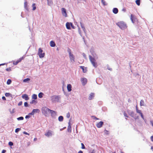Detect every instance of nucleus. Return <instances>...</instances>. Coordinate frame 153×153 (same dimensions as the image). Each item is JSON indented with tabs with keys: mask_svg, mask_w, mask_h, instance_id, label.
I'll return each mask as SVG.
<instances>
[{
	"mask_svg": "<svg viewBox=\"0 0 153 153\" xmlns=\"http://www.w3.org/2000/svg\"><path fill=\"white\" fill-rule=\"evenodd\" d=\"M116 25L123 30L126 29L127 27L126 24L124 22L122 21L117 22L116 23Z\"/></svg>",
	"mask_w": 153,
	"mask_h": 153,
	"instance_id": "nucleus-1",
	"label": "nucleus"
},
{
	"mask_svg": "<svg viewBox=\"0 0 153 153\" xmlns=\"http://www.w3.org/2000/svg\"><path fill=\"white\" fill-rule=\"evenodd\" d=\"M89 59L93 66L95 68H97V63L96 60L94 57H92L91 56H89Z\"/></svg>",
	"mask_w": 153,
	"mask_h": 153,
	"instance_id": "nucleus-2",
	"label": "nucleus"
},
{
	"mask_svg": "<svg viewBox=\"0 0 153 153\" xmlns=\"http://www.w3.org/2000/svg\"><path fill=\"white\" fill-rule=\"evenodd\" d=\"M42 113L45 116H47L49 113L50 109L46 107H44L42 108Z\"/></svg>",
	"mask_w": 153,
	"mask_h": 153,
	"instance_id": "nucleus-3",
	"label": "nucleus"
},
{
	"mask_svg": "<svg viewBox=\"0 0 153 153\" xmlns=\"http://www.w3.org/2000/svg\"><path fill=\"white\" fill-rule=\"evenodd\" d=\"M42 50L40 48H39L38 50V54L40 58H43L45 56V53H42Z\"/></svg>",
	"mask_w": 153,
	"mask_h": 153,
	"instance_id": "nucleus-4",
	"label": "nucleus"
},
{
	"mask_svg": "<svg viewBox=\"0 0 153 153\" xmlns=\"http://www.w3.org/2000/svg\"><path fill=\"white\" fill-rule=\"evenodd\" d=\"M68 51L69 53V58H70V60L71 61L73 60L74 61V55L71 53V50L70 49H69Z\"/></svg>",
	"mask_w": 153,
	"mask_h": 153,
	"instance_id": "nucleus-5",
	"label": "nucleus"
},
{
	"mask_svg": "<svg viewBox=\"0 0 153 153\" xmlns=\"http://www.w3.org/2000/svg\"><path fill=\"white\" fill-rule=\"evenodd\" d=\"M51 100L53 102H55L58 101V96H53L51 97Z\"/></svg>",
	"mask_w": 153,
	"mask_h": 153,
	"instance_id": "nucleus-6",
	"label": "nucleus"
},
{
	"mask_svg": "<svg viewBox=\"0 0 153 153\" xmlns=\"http://www.w3.org/2000/svg\"><path fill=\"white\" fill-rule=\"evenodd\" d=\"M62 13L63 16L65 17L67 16V14L66 12V9L64 8H62L61 9Z\"/></svg>",
	"mask_w": 153,
	"mask_h": 153,
	"instance_id": "nucleus-7",
	"label": "nucleus"
},
{
	"mask_svg": "<svg viewBox=\"0 0 153 153\" xmlns=\"http://www.w3.org/2000/svg\"><path fill=\"white\" fill-rule=\"evenodd\" d=\"M40 111L39 110V109H33L32 112L30 114L31 115H33L35 113H39Z\"/></svg>",
	"mask_w": 153,
	"mask_h": 153,
	"instance_id": "nucleus-8",
	"label": "nucleus"
},
{
	"mask_svg": "<svg viewBox=\"0 0 153 153\" xmlns=\"http://www.w3.org/2000/svg\"><path fill=\"white\" fill-rule=\"evenodd\" d=\"M45 135L47 137L51 136L52 135V131L51 130H48V132L45 134Z\"/></svg>",
	"mask_w": 153,
	"mask_h": 153,
	"instance_id": "nucleus-9",
	"label": "nucleus"
},
{
	"mask_svg": "<svg viewBox=\"0 0 153 153\" xmlns=\"http://www.w3.org/2000/svg\"><path fill=\"white\" fill-rule=\"evenodd\" d=\"M103 122H102V121H100V122H99V123H98L97 124V128H100L102 126V125H103Z\"/></svg>",
	"mask_w": 153,
	"mask_h": 153,
	"instance_id": "nucleus-10",
	"label": "nucleus"
},
{
	"mask_svg": "<svg viewBox=\"0 0 153 153\" xmlns=\"http://www.w3.org/2000/svg\"><path fill=\"white\" fill-rule=\"evenodd\" d=\"M49 113H50L52 117H53L55 116L56 114V112L54 111L50 110Z\"/></svg>",
	"mask_w": 153,
	"mask_h": 153,
	"instance_id": "nucleus-11",
	"label": "nucleus"
},
{
	"mask_svg": "<svg viewBox=\"0 0 153 153\" xmlns=\"http://www.w3.org/2000/svg\"><path fill=\"white\" fill-rule=\"evenodd\" d=\"M81 81L82 82V83L84 85H85V84L87 82V79L85 78H83L81 79Z\"/></svg>",
	"mask_w": 153,
	"mask_h": 153,
	"instance_id": "nucleus-12",
	"label": "nucleus"
},
{
	"mask_svg": "<svg viewBox=\"0 0 153 153\" xmlns=\"http://www.w3.org/2000/svg\"><path fill=\"white\" fill-rule=\"evenodd\" d=\"M22 97L23 99H25L26 100H27L29 99V98L28 97L27 95L26 94H24L23 95Z\"/></svg>",
	"mask_w": 153,
	"mask_h": 153,
	"instance_id": "nucleus-13",
	"label": "nucleus"
},
{
	"mask_svg": "<svg viewBox=\"0 0 153 153\" xmlns=\"http://www.w3.org/2000/svg\"><path fill=\"white\" fill-rule=\"evenodd\" d=\"M136 112L137 113H139L140 114L141 117L143 118H144L143 116V114L141 112V111L140 110H139L138 109H137L136 110Z\"/></svg>",
	"mask_w": 153,
	"mask_h": 153,
	"instance_id": "nucleus-14",
	"label": "nucleus"
},
{
	"mask_svg": "<svg viewBox=\"0 0 153 153\" xmlns=\"http://www.w3.org/2000/svg\"><path fill=\"white\" fill-rule=\"evenodd\" d=\"M80 68L82 69L83 73H85L87 71V69L86 68H85L84 66H80Z\"/></svg>",
	"mask_w": 153,
	"mask_h": 153,
	"instance_id": "nucleus-15",
	"label": "nucleus"
},
{
	"mask_svg": "<svg viewBox=\"0 0 153 153\" xmlns=\"http://www.w3.org/2000/svg\"><path fill=\"white\" fill-rule=\"evenodd\" d=\"M118 12V9L117 8H114L113 9V12L114 14H117Z\"/></svg>",
	"mask_w": 153,
	"mask_h": 153,
	"instance_id": "nucleus-16",
	"label": "nucleus"
},
{
	"mask_svg": "<svg viewBox=\"0 0 153 153\" xmlns=\"http://www.w3.org/2000/svg\"><path fill=\"white\" fill-rule=\"evenodd\" d=\"M67 90L68 91H71V84H68L67 86Z\"/></svg>",
	"mask_w": 153,
	"mask_h": 153,
	"instance_id": "nucleus-17",
	"label": "nucleus"
},
{
	"mask_svg": "<svg viewBox=\"0 0 153 153\" xmlns=\"http://www.w3.org/2000/svg\"><path fill=\"white\" fill-rule=\"evenodd\" d=\"M50 45L51 47H54L55 46L56 44L54 42L51 41L50 42Z\"/></svg>",
	"mask_w": 153,
	"mask_h": 153,
	"instance_id": "nucleus-18",
	"label": "nucleus"
},
{
	"mask_svg": "<svg viewBox=\"0 0 153 153\" xmlns=\"http://www.w3.org/2000/svg\"><path fill=\"white\" fill-rule=\"evenodd\" d=\"M94 97V94L93 93H91L90 94V96L89 97V99L90 100H91L93 98V97Z\"/></svg>",
	"mask_w": 153,
	"mask_h": 153,
	"instance_id": "nucleus-19",
	"label": "nucleus"
},
{
	"mask_svg": "<svg viewBox=\"0 0 153 153\" xmlns=\"http://www.w3.org/2000/svg\"><path fill=\"white\" fill-rule=\"evenodd\" d=\"M66 27L67 29H71V27L70 26V24L69 22H67L66 23Z\"/></svg>",
	"mask_w": 153,
	"mask_h": 153,
	"instance_id": "nucleus-20",
	"label": "nucleus"
},
{
	"mask_svg": "<svg viewBox=\"0 0 153 153\" xmlns=\"http://www.w3.org/2000/svg\"><path fill=\"white\" fill-rule=\"evenodd\" d=\"M48 4L49 5H51L53 4L52 0H47Z\"/></svg>",
	"mask_w": 153,
	"mask_h": 153,
	"instance_id": "nucleus-21",
	"label": "nucleus"
},
{
	"mask_svg": "<svg viewBox=\"0 0 153 153\" xmlns=\"http://www.w3.org/2000/svg\"><path fill=\"white\" fill-rule=\"evenodd\" d=\"M136 4L138 6H140V0H136L135 1Z\"/></svg>",
	"mask_w": 153,
	"mask_h": 153,
	"instance_id": "nucleus-22",
	"label": "nucleus"
},
{
	"mask_svg": "<svg viewBox=\"0 0 153 153\" xmlns=\"http://www.w3.org/2000/svg\"><path fill=\"white\" fill-rule=\"evenodd\" d=\"M63 117L62 116H60L59 117L58 120L59 121L62 122L63 120Z\"/></svg>",
	"mask_w": 153,
	"mask_h": 153,
	"instance_id": "nucleus-23",
	"label": "nucleus"
},
{
	"mask_svg": "<svg viewBox=\"0 0 153 153\" xmlns=\"http://www.w3.org/2000/svg\"><path fill=\"white\" fill-rule=\"evenodd\" d=\"M24 7L27 10L28 9V5H27V1H25L24 3Z\"/></svg>",
	"mask_w": 153,
	"mask_h": 153,
	"instance_id": "nucleus-24",
	"label": "nucleus"
},
{
	"mask_svg": "<svg viewBox=\"0 0 153 153\" xmlns=\"http://www.w3.org/2000/svg\"><path fill=\"white\" fill-rule=\"evenodd\" d=\"M144 101L143 100H141L140 101V106H144Z\"/></svg>",
	"mask_w": 153,
	"mask_h": 153,
	"instance_id": "nucleus-25",
	"label": "nucleus"
},
{
	"mask_svg": "<svg viewBox=\"0 0 153 153\" xmlns=\"http://www.w3.org/2000/svg\"><path fill=\"white\" fill-rule=\"evenodd\" d=\"M37 95L35 94H33L32 96V98L34 100L37 99Z\"/></svg>",
	"mask_w": 153,
	"mask_h": 153,
	"instance_id": "nucleus-26",
	"label": "nucleus"
},
{
	"mask_svg": "<svg viewBox=\"0 0 153 153\" xmlns=\"http://www.w3.org/2000/svg\"><path fill=\"white\" fill-rule=\"evenodd\" d=\"M30 80V79L27 78V79H23V82H27Z\"/></svg>",
	"mask_w": 153,
	"mask_h": 153,
	"instance_id": "nucleus-27",
	"label": "nucleus"
},
{
	"mask_svg": "<svg viewBox=\"0 0 153 153\" xmlns=\"http://www.w3.org/2000/svg\"><path fill=\"white\" fill-rule=\"evenodd\" d=\"M43 94L42 92L38 94L39 97L40 98H41L42 97V96Z\"/></svg>",
	"mask_w": 153,
	"mask_h": 153,
	"instance_id": "nucleus-28",
	"label": "nucleus"
},
{
	"mask_svg": "<svg viewBox=\"0 0 153 153\" xmlns=\"http://www.w3.org/2000/svg\"><path fill=\"white\" fill-rule=\"evenodd\" d=\"M25 57V56H23L22 57L20 58L18 60H17L19 62H20Z\"/></svg>",
	"mask_w": 153,
	"mask_h": 153,
	"instance_id": "nucleus-29",
	"label": "nucleus"
},
{
	"mask_svg": "<svg viewBox=\"0 0 153 153\" xmlns=\"http://www.w3.org/2000/svg\"><path fill=\"white\" fill-rule=\"evenodd\" d=\"M134 16L132 15H131V21H132L133 23H134V21H133L134 19Z\"/></svg>",
	"mask_w": 153,
	"mask_h": 153,
	"instance_id": "nucleus-30",
	"label": "nucleus"
},
{
	"mask_svg": "<svg viewBox=\"0 0 153 153\" xmlns=\"http://www.w3.org/2000/svg\"><path fill=\"white\" fill-rule=\"evenodd\" d=\"M35 3H33V4H32V7H33V10H35L36 8V7L35 6Z\"/></svg>",
	"mask_w": 153,
	"mask_h": 153,
	"instance_id": "nucleus-31",
	"label": "nucleus"
},
{
	"mask_svg": "<svg viewBox=\"0 0 153 153\" xmlns=\"http://www.w3.org/2000/svg\"><path fill=\"white\" fill-rule=\"evenodd\" d=\"M11 82V80L10 79H8L7 82V85H10Z\"/></svg>",
	"mask_w": 153,
	"mask_h": 153,
	"instance_id": "nucleus-32",
	"label": "nucleus"
},
{
	"mask_svg": "<svg viewBox=\"0 0 153 153\" xmlns=\"http://www.w3.org/2000/svg\"><path fill=\"white\" fill-rule=\"evenodd\" d=\"M101 1L103 5L105 6L106 5L105 1L104 0H101Z\"/></svg>",
	"mask_w": 153,
	"mask_h": 153,
	"instance_id": "nucleus-33",
	"label": "nucleus"
},
{
	"mask_svg": "<svg viewBox=\"0 0 153 153\" xmlns=\"http://www.w3.org/2000/svg\"><path fill=\"white\" fill-rule=\"evenodd\" d=\"M17 119L18 120H23L24 118L22 117H21L18 118Z\"/></svg>",
	"mask_w": 153,
	"mask_h": 153,
	"instance_id": "nucleus-34",
	"label": "nucleus"
},
{
	"mask_svg": "<svg viewBox=\"0 0 153 153\" xmlns=\"http://www.w3.org/2000/svg\"><path fill=\"white\" fill-rule=\"evenodd\" d=\"M21 130L20 128H18L15 129V131L16 133H17Z\"/></svg>",
	"mask_w": 153,
	"mask_h": 153,
	"instance_id": "nucleus-35",
	"label": "nucleus"
},
{
	"mask_svg": "<svg viewBox=\"0 0 153 153\" xmlns=\"http://www.w3.org/2000/svg\"><path fill=\"white\" fill-rule=\"evenodd\" d=\"M134 112L133 111H132L129 114V115L131 116L132 117H134Z\"/></svg>",
	"mask_w": 153,
	"mask_h": 153,
	"instance_id": "nucleus-36",
	"label": "nucleus"
},
{
	"mask_svg": "<svg viewBox=\"0 0 153 153\" xmlns=\"http://www.w3.org/2000/svg\"><path fill=\"white\" fill-rule=\"evenodd\" d=\"M70 114L69 112H68L67 114L66 117L67 118H69L70 117Z\"/></svg>",
	"mask_w": 153,
	"mask_h": 153,
	"instance_id": "nucleus-37",
	"label": "nucleus"
},
{
	"mask_svg": "<svg viewBox=\"0 0 153 153\" xmlns=\"http://www.w3.org/2000/svg\"><path fill=\"white\" fill-rule=\"evenodd\" d=\"M81 145L82 146L81 148L82 149H85V146L84 144L83 143H81Z\"/></svg>",
	"mask_w": 153,
	"mask_h": 153,
	"instance_id": "nucleus-38",
	"label": "nucleus"
},
{
	"mask_svg": "<svg viewBox=\"0 0 153 153\" xmlns=\"http://www.w3.org/2000/svg\"><path fill=\"white\" fill-rule=\"evenodd\" d=\"M5 95L6 97H9L11 95V94L9 93H7L5 94Z\"/></svg>",
	"mask_w": 153,
	"mask_h": 153,
	"instance_id": "nucleus-39",
	"label": "nucleus"
},
{
	"mask_svg": "<svg viewBox=\"0 0 153 153\" xmlns=\"http://www.w3.org/2000/svg\"><path fill=\"white\" fill-rule=\"evenodd\" d=\"M123 114L125 117L127 118L128 117V116L127 115V114L125 111L123 113Z\"/></svg>",
	"mask_w": 153,
	"mask_h": 153,
	"instance_id": "nucleus-40",
	"label": "nucleus"
},
{
	"mask_svg": "<svg viewBox=\"0 0 153 153\" xmlns=\"http://www.w3.org/2000/svg\"><path fill=\"white\" fill-rule=\"evenodd\" d=\"M6 70L7 71H11V68H7L6 69Z\"/></svg>",
	"mask_w": 153,
	"mask_h": 153,
	"instance_id": "nucleus-41",
	"label": "nucleus"
},
{
	"mask_svg": "<svg viewBox=\"0 0 153 153\" xmlns=\"http://www.w3.org/2000/svg\"><path fill=\"white\" fill-rule=\"evenodd\" d=\"M8 144L10 146H12L13 145V143L12 142H10Z\"/></svg>",
	"mask_w": 153,
	"mask_h": 153,
	"instance_id": "nucleus-42",
	"label": "nucleus"
},
{
	"mask_svg": "<svg viewBox=\"0 0 153 153\" xmlns=\"http://www.w3.org/2000/svg\"><path fill=\"white\" fill-rule=\"evenodd\" d=\"M28 105L27 104V102H25L24 103V106L25 107H27L28 106Z\"/></svg>",
	"mask_w": 153,
	"mask_h": 153,
	"instance_id": "nucleus-43",
	"label": "nucleus"
},
{
	"mask_svg": "<svg viewBox=\"0 0 153 153\" xmlns=\"http://www.w3.org/2000/svg\"><path fill=\"white\" fill-rule=\"evenodd\" d=\"M71 126L70 125H69L68 127V131H69V130H71Z\"/></svg>",
	"mask_w": 153,
	"mask_h": 153,
	"instance_id": "nucleus-44",
	"label": "nucleus"
},
{
	"mask_svg": "<svg viewBox=\"0 0 153 153\" xmlns=\"http://www.w3.org/2000/svg\"><path fill=\"white\" fill-rule=\"evenodd\" d=\"M23 133L27 135H30L29 133H27V132L25 131L23 132Z\"/></svg>",
	"mask_w": 153,
	"mask_h": 153,
	"instance_id": "nucleus-45",
	"label": "nucleus"
},
{
	"mask_svg": "<svg viewBox=\"0 0 153 153\" xmlns=\"http://www.w3.org/2000/svg\"><path fill=\"white\" fill-rule=\"evenodd\" d=\"M19 62L18 61V60L16 61L15 62H14L13 63V64H14L15 65H16L17 64L19 63Z\"/></svg>",
	"mask_w": 153,
	"mask_h": 153,
	"instance_id": "nucleus-46",
	"label": "nucleus"
},
{
	"mask_svg": "<svg viewBox=\"0 0 153 153\" xmlns=\"http://www.w3.org/2000/svg\"><path fill=\"white\" fill-rule=\"evenodd\" d=\"M36 102V101L35 100H33L31 102H30V103H35Z\"/></svg>",
	"mask_w": 153,
	"mask_h": 153,
	"instance_id": "nucleus-47",
	"label": "nucleus"
},
{
	"mask_svg": "<svg viewBox=\"0 0 153 153\" xmlns=\"http://www.w3.org/2000/svg\"><path fill=\"white\" fill-rule=\"evenodd\" d=\"M93 117H94V119L96 120H99V119L97 117H96L94 116H92Z\"/></svg>",
	"mask_w": 153,
	"mask_h": 153,
	"instance_id": "nucleus-48",
	"label": "nucleus"
},
{
	"mask_svg": "<svg viewBox=\"0 0 153 153\" xmlns=\"http://www.w3.org/2000/svg\"><path fill=\"white\" fill-rule=\"evenodd\" d=\"M22 101H21V102H20L18 104V105L19 106H20V105H22Z\"/></svg>",
	"mask_w": 153,
	"mask_h": 153,
	"instance_id": "nucleus-49",
	"label": "nucleus"
},
{
	"mask_svg": "<svg viewBox=\"0 0 153 153\" xmlns=\"http://www.w3.org/2000/svg\"><path fill=\"white\" fill-rule=\"evenodd\" d=\"M14 110L15 109L14 108L13 109L12 111H10V113L12 114L14 113Z\"/></svg>",
	"mask_w": 153,
	"mask_h": 153,
	"instance_id": "nucleus-50",
	"label": "nucleus"
},
{
	"mask_svg": "<svg viewBox=\"0 0 153 153\" xmlns=\"http://www.w3.org/2000/svg\"><path fill=\"white\" fill-rule=\"evenodd\" d=\"M2 100H6V98L4 96L2 97Z\"/></svg>",
	"mask_w": 153,
	"mask_h": 153,
	"instance_id": "nucleus-51",
	"label": "nucleus"
},
{
	"mask_svg": "<svg viewBox=\"0 0 153 153\" xmlns=\"http://www.w3.org/2000/svg\"><path fill=\"white\" fill-rule=\"evenodd\" d=\"M151 140L153 142V136H152L151 137Z\"/></svg>",
	"mask_w": 153,
	"mask_h": 153,
	"instance_id": "nucleus-52",
	"label": "nucleus"
},
{
	"mask_svg": "<svg viewBox=\"0 0 153 153\" xmlns=\"http://www.w3.org/2000/svg\"><path fill=\"white\" fill-rule=\"evenodd\" d=\"M6 152V151L5 150H3L2 151V153H4Z\"/></svg>",
	"mask_w": 153,
	"mask_h": 153,
	"instance_id": "nucleus-53",
	"label": "nucleus"
},
{
	"mask_svg": "<svg viewBox=\"0 0 153 153\" xmlns=\"http://www.w3.org/2000/svg\"><path fill=\"white\" fill-rule=\"evenodd\" d=\"M78 153H83V152L81 150L79 151Z\"/></svg>",
	"mask_w": 153,
	"mask_h": 153,
	"instance_id": "nucleus-54",
	"label": "nucleus"
},
{
	"mask_svg": "<svg viewBox=\"0 0 153 153\" xmlns=\"http://www.w3.org/2000/svg\"><path fill=\"white\" fill-rule=\"evenodd\" d=\"M150 122H151L152 126H153V121H150Z\"/></svg>",
	"mask_w": 153,
	"mask_h": 153,
	"instance_id": "nucleus-55",
	"label": "nucleus"
},
{
	"mask_svg": "<svg viewBox=\"0 0 153 153\" xmlns=\"http://www.w3.org/2000/svg\"><path fill=\"white\" fill-rule=\"evenodd\" d=\"M29 115H26L25 117V118H29Z\"/></svg>",
	"mask_w": 153,
	"mask_h": 153,
	"instance_id": "nucleus-56",
	"label": "nucleus"
},
{
	"mask_svg": "<svg viewBox=\"0 0 153 153\" xmlns=\"http://www.w3.org/2000/svg\"><path fill=\"white\" fill-rule=\"evenodd\" d=\"M37 138H35L34 139V141H36L37 140Z\"/></svg>",
	"mask_w": 153,
	"mask_h": 153,
	"instance_id": "nucleus-57",
	"label": "nucleus"
},
{
	"mask_svg": "<svg viewBox=\"0 0 153 153\" xmlns=\"http://www.w3.org/2000/svg\"><path fill=\"white\" fill-rule=\"evenodd\" d=\"M105 133H108V131H107V130H105Z\"/></svg>",
	"mask_w": 153,
	"mask_h": 153,
	"instance_id": "nucleus-58",
	"label": "nucleus"
},
{
	"mask_svg": "<svg viewBox=\"0 0 153 153\" xmlns=\"http://www.w3.org/2000/svg\"><path fill=\"white\" fill-rule=\"evenodd\" d=\"M94 152H95V151H94V150L92 151V152L91 153H94Z\"/></svg>",
	"mask_w": 153,
	"mask_h": 153,
	"instance_id": "nucleus-59",
	"label": "nucleus"
},
{
	"mask_svg": "<svg viewBox=\"0 0 153 153\" xmlns=\"http://www.w3.org/2000/svg\"><path fill=\"white\" fill-rule=\"evenodd\" d=\"M151 149L153 151V146H152L151 147Z\"/></svg>",
	"mask_w": 153,
	"mask_h": 153,
	"instance_id": "nucleus-60",
	"label": "nucleus"
},
{
	"mask_svg": "<svg viewBox=\"0 0 153 153\" xmlns=\"http://www.w3.org/2000/svg\"><path fill=\"white\" fill-rule=\"evenodd\" d=\"M4 64H0V66L1 65H4Z\"/></svg>",
	"mask_w": 153,
	"mask_h": 153,
	"instance_id": "nucleus-61",
	"label": "nucleus"
},
{
	"mask_svg": "<svg viewBox=\"0 0 153 153\" xmlns=\"http://www.w3.org/2000/svg\"><path fill=\"white\" fill-rule=\"evenodd\" d=\"M137 109H138L137 107V106H136V110H137Z\"/></svg>",
	"mask_w": 153,
	"mask_h": 153,
	"instance_id": "nucleus-62",
	"label": "nucleus"
},
{
	"mask_svg": "<svg viewBox=\"0 0 153 153\" xmlns=\"http://www.w3.org/2000/svg\"><path fill=\"white\" fill-rule=\"evenodd\" d=\"M121 153H124L123 152H121Z\"/></svg>",
	"mask_w": 153,
	"mask_h": 153,
	"instance_id": "nucleus-63",
	"label": "nucleus"
}]
</instances>
